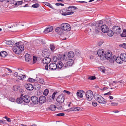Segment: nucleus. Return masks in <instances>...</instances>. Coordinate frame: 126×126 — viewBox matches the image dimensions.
Wrapping results in <instances>:
<instances>
[{"instance_id":"nucleus-1","label":"nucleus","mask_w":126,"mask_h":126,"mask_svg":"<svg viewBox=\"0 0 126 126\" xmlns=\"http://www.w3.org/2000/svg\"><path fill=\"white\" fill-rule=\"evenodd\" d=\"M12 48L13 51L17 54H20L24 50L23 44L22 42H19L15 44Z\"/></svg>"},{"instance_id":"nucleus-2","label":"nucleus","mask_w":126,"mask_h":126,"mask_svg":"<svg viewBox=\"0 0 126 126\" xmlns=\"http://www.w3.org/2000/svg\"><path fill=\"white\" fill-rule=\"evenodd\" d=\"M64 99V96L63 94H61L58 96L56 99L57 103L56 104L57 109L59 110L62 109V104L63 102Z\"/></svg>"},{"instance_id":"nucleus-3","label":"nucleus","mask_w":126,"mask_h":126,"mask_svg":"<svg viewBox=\"0 0 126 126\" xmlns=\"http://www.w3.org/2000/svg\"><path fill=\"white\" fill-rule=\"evenodd\" d=\"M94 99L100 103L105 104L107 102V101L101 95L96 94L94 96Z\"/></svg>"},{"instance_id":"nucleus-4","label":"nucleus","mask_w":126,"mask_h":126,"mask_svg":"<svg viewBox=\"0 0 126 126\" xmlns=\"http://www.w3.org/2000/svg\"><path fill=\"white\" fill-rule=\"evenodd\" d=\"M65 54H58L57 57L55 56L53 58V59H56L59 60H61L63 62L64 61H66L67 60V57H66Z\"/></svg>"},{"instance_id":"nucleus-5","label":"nucleus","mask_w":126,"mask_h":126,"mask_svg":"<svg viewBox=\"0 0 126 126\" xmlns=\"http://www.w3.org/2000/svg\"><path fill=\"white\" fill-rule=\"evenodd\" d=\"M112 55V54L111 51H107L104 53V56L101 57V60H105L106 59L107 60L110 59Z\"/></svg>"},{"instance_id":"nucleus-6","label":"nucleus","mask_w":126,"mask_h":126,"mask_svg":"<svg viewBox=\"0 0 126 126\" xmlns=\"http://www.w3.org/2000/svg\"><path fill=\"white\" fill-rule=\"evenodd\" d=\"M85 95L86 99L89 101L91 100L94 97L93 93L91 90L88 91L85 94Z\"/></svg>"},{"instance_id":"nucleus-7","label":"nucleus","mask_w":126,"mask_h":126,"mask_svg":"<svg viewBox=\"0 0 126 126\" xmlns=\"http://www.w3.org/2000/svg\"><path fill=\"white\" fill-rule=\"evenodd\" d=\"M61 28L63 30L67 31H70L71 28L69 24L67 23H63L61 25Z\"/></svg>"},{"instance_id":"nucleus-8","label":"nucleus","mask_w":126,"mask_h":126,"mask_svg":"<svg viewBox=\"0 0 126 126\" xmlns=\"http://www.w3.org/2000/svg\"><path fill=\"white\" fill-rule=\"evenodd\" d=\"M50 58L49 57L45 58L42 60L43 63L44 64H46L45 66V69L46 70H48V64L50 62Z\"/></svg>"},{"instance_id":"nucleus-9","label":"nucleus","mask_w":126,"mask_h":126,"mask_svg":"<svg viewBox=\"0 0 126 126\" xmlns=\"http://www.w3.org/2000/svg\"><path fill=\"white\" fill-rule=\"evenodd\" d=\"M63 62L61 61H59L57 63V69L58 70H59L63 67L64 68H66V64L65 63H63Z\"/></svg>"},{"instance_id":"nucleus-10","label":"nucleus","mask_w":126,"mask_h":126,"mask_svg":"<svg viewBox=\"0 0 126 126\" xmlns=\"http://www.w3.org/2000/svg\"><path fill=\"white\" fill-rule=\"evenodd\" d=\"M112 30L114 32L117 34H119L121 31L120 28L117 26H113L112 28Z\"/></svg>"},{"instance_id":"nucleus-11","label":"nucleus","mask_w":126,"mask_h":126,"mask_svg":"<svg viewBox=\"0 0 126 126\" xmlns=\"http://www.w3.org/2000/svg\"><path fill=\"white\" fill-rule=\"evenodd\" d=\"M57 64L54 63H50L48 66V68L49 70H54L57 69Z\"/></svg>"},{"instance_id":"nucleus-12","label":"nucleus","mask_w":126,"mask_h":126,"mask_svg":"<svg viewBox=\"0 0 126 126\" xmlns=\"http://www.w3.org/2000/svg\"><path fill=\"white\" fill-rule=\"evenodd\" d=\"M46 100V97L44 96H40L39 99V102L40 105H41L42 104L45 102Z\"/></svg>"},{"instance_id":"nucleus-13","label":"nucleus","mask_w":126,"mask_h":126,"mask_svg":"<svg viewBox=\"0 0 126 126\" xmlns=\"http://www.w3.org/2000/svg\"><path fill=\"white\" fill-rule=\"evenodd\" d=\"M23 101L26 103H28L30 101L31 97L28 95L23 96Z\"/></svg>"},{"instance_id":"nucleus-14","label":"nucleus","mask_w":126,"mask_h":126,"mask_svg":"<svg viewBox=\"0 0 126 126\" xmlns=\"http://www.w3.org/2000/svg\"><path fill=\"white\" fill-rule=\"evenodd\" d=\"M31 100L34 104H37L39 102V100L38 98L35 96H32L31 97Z\"/></svg>"},{"instance_id":"nucleus-15","label":"nucleus","mask_w":126,"mask_h":126,"mask_svg":"<svg viewBox=\"0 0 126 126\" xmlns=\"http://www.w3.org/2000/svg\"><path fill=\"white\" fill-rule=\"evenodd\" d=\"M66 68H67L72 66L74 64V61L71 59H69L66 62Z\"/></svg>"},{"instance_id":"nucleus-16","label":"nucleus","mask_w":126,"mask_h":126,"mask_svg":"<svg viewBox=\"0 0 126 126\" xmlns=\"http://www.w3.org/2000/svg\"><path fill=\"white\" fill-rule=\"evenodd\" d=\"M101 29L102 32L104 33H107L109 29L107 26L105 25L102 26Z\"/></svg>"},{"instance_id":"nucleus-17","label":"nucleus","mask_w":126,"mask_h":126,"mask_svg":"<svg viewBox=\"0 0 126 126\" xmlns=\"http://www.w3.org/2000/svg\"><path fill=\"white\" fill-rule=\"evenodd\" d=\"M104 51L103 49H99L97 51V54L100 57V58L101 59V57H103L104 56Z\"/></svg>"},{"instance_id":"nucleus-18","label":"nucleus","mask_w":126,"mask_h":126,"mask_svg":"<svg viewBox=\"0 0 126 126\" xmlns=\"http://www.w3.org/2000/svg\"><path fill=\"white\" fill-rule=\"evenodd\" d=\"M25 86L26 89L29 90H32L33 88V86L30 83L26 84Z\"/></svg>"},{"instance_id":"nucleus-19","label":"nucleus","mask_w":126,"mask_h":126,"mask_svg":"<svg viewBox=\"0 0 126 126\" xmlns=\"http://www.w3.org/2000/svg\"><path fill=\"white\" fill-rule=\"evenodd\" d=\"M63 12L62 15H63L66 16L70 15L71 13H69V12H68V8H64L62 10Z\"/></svg>"},{"instance_id":"nucleus-20","label":"nucleus","mask_w":126,"mask_h":126,"mask_svg":"<svg viewBox=\"0 0 126 126\" xmlns=\"http://www.w3.org/2000/svg\"><path fill=\"white\" fill-rule=\"evenodd\" d=\"M53 30V28L51 26L46 28L44 30V32L45 33H48L52 32Z\"/></svg>"},{"instance_id":"nucleus-21","label":"nucleus","mask_w":126,"mask_h":126,"mask_svg":"<svg viewBox=\"0 0 126 126\" xmlns=\"http://www.w3.org/2000/svg\"><path fill=\"white\" fill-rule=\"evenodd\" d=\"M50 54V52L48 51H44L43 52V55L45 58L49 57Z\"/></svg>"},{"instance_id":"nucleus-22","label":"nucleus","mask_w":126,"mask_h":126,"mask_svg":"<svg viewBox=\"0 0 126 126\" xmlns=\"http://www.w3.org/2000/svg\"><path fill=\"white\" fill-rule=\"evenodd\" d=\"M23 94H22L21 95L20 97L19 98H18L16 100V102L18 104H21L22 103L23 101Z\"/></svg>"},{"instance_id":"nucleus-23","label":"nucleus","mask_w":126,"mask_h":126,"mask_svg":"<svg viewBox=\"0 0 126 126\" xmlns=\"http://www.w3.org/2000/svg\"><path fill=\"white\" fill-rule=\"evenodd\" d=\"M115 60L117 63L119 64L122 63L123 61L122 58H121L120 55V57L118 56L116 57Z\"/></svg>"},{"instance_id":"nucleus-24","label":"nucleus","mask_w":126,"mask_h":126,"mask_svg":"<svg viewBox=\"0 0 126 126\" xmlns=\"http://www.w3.org/2000/svg\"><path fill=\"white\" fill-rule=\"evenodd\" d=\"M25 61L27 62L30 61L32 59L30 55L28 54H26L25 55Z\"/></svg>"},{"instance_id":"nucleus-25","label":"nucleus","mask_w":126,"mask_h":126,"mask_svg":"<svg viewBox=\"0 0 126 126\" xmlns=\"http://www.w3.org/2000/svg\"><path fill=\"white\" fill-rule=\"evenodd\" d=\"M83 91L82 90L78 91L77 95L78 98H81L83 97Z\"/></svg>"},{"instance_id":"nucleus-26","label":"nucleus","mask_w":126,"mask_h":126,"mask_svg":"<svg viewBox=\"0 0 126 126\" xmlns=\"http://www.w3.org/2000/svg\"><path fill=\"white\" fill-rule=\"evenodd\" d=\"M80 109V108L79 107H76L75 108H72L70 109H68L67 110H66V111H69L70 110L73 111H78Z\"/></svg>"},{"instance_id":"nucleus-27","label":"nucleus","mask_w":126,"mask_h":126,"mask_svg":"<svg viewBox=\"0 0 126 126\" xmlns=\"http://www.w3.org/2000/svg\"><path fill=\"white\" fill-rule=\"evenodd\" d=\"M121 58L123 61L126 62V54L122 53L120 54Z\"/></svg>"},{"instance_id":"nucleus-28","label":"nucleus","mask_w":126,"mask_h":126,"mask_svg":"<svg viewBox=\"0 0 126 126\" xmlns=\"http://www.w3.org/2000/svg\"><path fill=\"white\" fill-rule=\"evenodd\" d=\"M74 56V53L72 51H70L68 53L67 56L68 58H73ZM68 59V58L67 59Z\"/></svg>"},{"instance_id":"nucleus-29","label":"nucleus","mask_w":126,"mask_h":126,"mask_svg":"<svg viewBox=\"0 0 126 126\" xmlns=\"http://www.w3.org/2000/svg\"><path fill=\"white\" fill-rule=\"evenodd\" d=\"M55 31L57 32L60 35H62L63 33L61 31V29L59 27H57L55 30Z\"/></svg>"},{"instance_id":"nucleus-30","label":"nucleus","mask_w":126,"mask_h":126,"mask_svg":"<svg viewBox=\"0 0 126 126\" xmlns=\"http://www.w3.org/2000/svg\"><path fill=\"white\" fill-rule=\"evenodd\" d=\"M26 77V76L25 75L20 74L18 76V79L19 80H23Z\"/></svg>"},{"instance_id":"nucleus-31","label":"nucleus","mask_w":126,"mask_h":126,"mask_svg":"<svg viewBox=\"0 0 126 126\" xmlns=\"http://www.w3.org/2000/svg\"><path fill=\"white\" fill-rule=\"evenodd\" d=\"M107 32L108 35L109 36H112L113 35L114 32L111 30H108Z\"/></svg>"},{"instance_id":"nucleus-32","label":"nucleus","mask_w":126,"mask_h":126,"mask_svg":"<svg viewBox=\"0 0 126 126\" xmlns=\"http://www.w3.org/2000/svg\"><path fill=\"white\" fill-rule=\"evenodd\" d=\"M0 56L2 57H5L7 55V53L5 51H3L0 52Z\"/></svg>"},{"instance_id":"nucleus-33","label":"nucleus","mask_w":126,"mask_h":126,"mask_svg":"<svg viewBox=\"0 0 126 126\" xmlns=\"http://www.w3.org/2000/svg\"><path fill=\"white\" fill-rule=\"evenodd\" d=\"M57 108L56 106L54 105H51L49 107L50 109L52 111H54L56 110V108Z\"/></svg>"},{"instance_id":"nucleus-34","label":"nucleus","mask_w":126,"mask_h":126,"mask_svg":"<svg viewBox=\"0 0 126 126\" xmlns=\"http://www.w3.org/2000/svg\"><path fill=\"white\" fill-rule=\"evenodd\" d=\"M34 87L35 89L36 90H39L41 87V85L38 84H36L34 85Z\"/></svg>"},{"instance_id":"nucleus-35","label":"nucleus","mask_w":126,"mask_h":126,"mask_svg":"<svg viewBox=\"0 0 126 126\" xmlns=\"http://www.w3.org/2000/svg\"><path fill=\"white\" fill-rule=\"evenodd\" d=\"M121 37H126V30L124 29L123 30L122 33L121 34Z\"/></svg>"},{"instance_id":"nucleus-36","label":"nucleus","mask_w":126,"mask_h":126,"mask_svg":"<svg viewBox=\"0 0 126 126\" xmlns=\"http://www.w3.org/2000/svg\"><path fill=\"white\" fill-rule=\"evenodd\" d=\"M50 48L51 50L52 51H53L55 49V47L54 46V44H51L50 45Z\"/></svg>"},{"instance_id":"nucleus-37","label":"nucleus","mask_w":126,"mask_h":126,"mask_svg":"<svg viewBox=\"0 0 126 126\" xmlns=\"http://www.w3.org/2000/svg\"><path fill=\"white\" fill-rule=\"evenodd\" d=\"M116 58V57L114 56L112 57L110 59V62L111 63H113L114 62Z\"/></svg>"},{"instance_id":"nucleus-38","label":"nucleus","mask_w":126,"mask_h":126,"mask_svg":"<svg viewBox=\"0 0 126 126\" xmlns=\"http://www.w3.org/2000/svg\"><path fill=\"white\" fill-rule=\"evenodd\" d=\"M22 3V1H17L15 4V5L16 6H17L20 5H21Z\"/></svg>"},{"instance_id":"nucleus-39","label":"nucleus","mask_w":126,"mask_h":126,"mask_svg":"<svg viewBox=\"0 0 126 126\" xmlns=\"http://www.w3.org/2000/svg\"><path fill=\"white\" fill-rule=\"evenodd\" d=\"M69 7V9H70V10H71L72 11L77 9V8L75 6H70Z\"/></svg>"},{"instance_id":"nucleus-40","label":"nucleus","mask_w":126,"mask_h":126,"mask_svg":"<svg viewBox=\"0 0 126 126\" xmlns=\"http://www.w3.org/2000/svg\"><path fill=\"white\" fill-rule=\"evenodd\" d=\"M103 23V22L102 20H101L98 22V27L100 28L102 26V25Z\"/></svg>"},{"instance_id":"nucleus-41","label":"nucleus","mask_w":126,"mask_h":126,"mask_svg":"<svg viewBox=\"0 0 126 126\" xmlns=\"http://www.w3.org/2000/svg\"><path fill=\"white\" fill-rule=\"evenodd\" d=\"M100 30V28L97 27H96L95 28L94 32L95 33H98Z\"/></svg>"},{"instance_id":"nucleus-42","label":"nucleus","mask_w":126,"mask_h":126,"mask_svg":"<svg viewBox=\"0 0 126 126\" xmlns=\"http://www.w3.org/2000/svg\"><path fill=\"white\" fill-rule=\"evenodd\" d=\"M19 87L17 85H15L14 86L13 88V90L15 91H16L18 90Z\"/></svg>"},{"instance_id":"nucleus-43","label":"nucleus","mask_w":126,"mask_h":126,"mask_svg":"<svg viewBox=\"0 0 126 126\" xmlns=\"http://www.w3.org/2000/svg\"><path fill=\"white\" fill-rule=\"evenodd\" d=\"M49 91L47 89H46L43 92V94L45 95H47L48 94Z\"/></svg>"},{"instance_id":"nucleus-44","label":"nucleus","mask_w":126,"mask_h":126,"mask_svg":"<svg viewBox=\"0 0 126 126\" xmlns=\"http://www.w3.org/2000/svg\"><path fill=\"white\" fill-rule=\"evenodd\" d=\"M6 43L7 44L9 45H12L14 44L13 41H8L6 42Z\"/></svg>"},{"instance_id":"nucleus-45","label":"nucleus","mask_w":126,"mask_h":126,"mask_svg":"<svg viewBox=\"0 0 126 126\" xmlns=\"http://www.w3.org/2000/svg\"><path fill=\"white\" fill-rule=\"evenodd\" d=\"M120 47L126 49V44L123 43L119 45Z\"/></svg>"},{"instance_id":"nucleus-46","label":"nucleus","mask_w":126,"mask_h":126,"mask_svg":"<svg viewBox=\"0 0 126 126\" xmlns=\"http://www.w3.org/2000/svg\"><path fill=\"white\" fill-rule=\"evenodd\" d=\"M39 4L38 3H35L33 5L32 7L34 8H36L38 7L39 6Z\"/></svg>"},{"instance_id":"nucleus-47","label":"nucleus","mask_w":126,"mask_h":126,"mask_svg":"<svg viewBox=\"0 0 126 126\" xmlns=\"http://www.w3.org/2000/svg\"><path fill=\"white\" fill-rule=\"evenodd\" d=\"M119 82V81H113V82L111 83L110 84V85L111 86L112 85V86H114L115 85V84H117Z\"/></svg>"},{"instance_id":"nucleus-48","label":"nucleus","mask_w":126,"mask_h":126,"mask_svg":"<svg viewBox=\"0 0 126 126\" xmlns=\"http://www.w3.org/2000/svg\"><path fill=\"white\" fill-rule=\"evenodd\" d=\"M45 4L46 5L49 6L50 8H51L52 9H53V6L49 3L48 2H45Z\"/></svg>"},{"instance_id":"nucleus-49","label":"nucleus","mask_w":126,"mask_h":126,"mask_svg":"<svg viewBox=\"0 0 126 126\" xmlns=\"http://www.w3.org/2000/svg\"><path fill=\"white\" fill-rule=\"evenodd\" d=\"M39 83H40L42 84H44V80L42 78H41L39 79Z\"/></svg>"},{"instance_id":"nucleus-50","label":"nucleus","mask_w":126,"mask_h":126,"mask_svg":"<svg viewBox=\"0 0 126 126\" xmlns=\"http://www.w3.org/2000/svg\"><path fill=\"white\" fill-rule=\"evenodd\" d=\"M96 78L94 76H89L88 78L89 79H90L91 80H94Z\"/></svg>"},{"instance_id":"nucleus-51","label":"nucleus","mask_w":126,"mask_h":126,"mask_svg":"<svg viewBox=\"0 0 126 126\" xmlns=\"http://www.w3.org/2000/svg\"><path fill=\"white\" fill-rule=\"evenodd\" d=\"M110 105L112 106H117L118 105V103L115 102L111 103Z\"/></svg>"},{"instance_id":"nucleus-52","label":"nucleus","mask_w":126,"mask_h":126,"mask_svg":"<svg viewBox=\"0 0 126 126\" xmlns=\"http://www.w3.org/2000/svg\"><path fill=\"white\" fill-rule=\"evenodd\" d=\"M28 80L30 82H34L35 80L34 79L30 78L28 79Z\"/></svg>"},{"instance_id":"nucleus-53","label":"nucleus","mask_w":126,"mask_h":126,"mask_svg":"<svg viewBox=\"0 0 126 126\" xmlns=\"http://www.w3.org/2000/svg\"><path fill=\"white\" fill-rule=\"evenodd\" d=\"M37 61V59L36 57L33 56V63H35Z\"/></svg>"},{"instance_id":"nucleus-54","label":"nucleus","mask_w":126,"mask_h":126,"mask_svg":"<svg viewBox=\"0 0 126 126\" xmlns=\"http://www.w3.org/2000/svg\"><path fill=\"white\" fill-rule=\"evenodd\" d=\"M57 92H54L52 95V96L51 97L53 99H54L55 95L56 94H57Z\"/></svg>"},{"instance_id":"nucleus-55","label":"nucleus","mask_w":126,"mask_h":126,"mask_svg":"<svg viewBox=\"0 0 126 126\" xmlns=\"http://www.w3.org/2000/svg\"><path fill=\"white\" fill-rule=\"evenodd\" d=\"M10 3L11 4H13L15 3L16 1L14 0H10L9 1Z\"/></svg>"},{"instance_id":"nucleus-56","label":"nucleus","mask_w":126,"mask_h":126,"mask_svg":"<svg viewBox=\"0 0 126 126\" xmlns=\"http://www.w3.org/2000/svg\"><path fill=\"white\" fill-rule=\"evenodd\" d=\"M63 92L65 93H66L68 95L70 94H71V93L70 92L65 90H64Z\"/></svg>"},{"instance_id":"nucleus-57","label":"nucleus","mask_w":126,"mask_h":126,"mask_svg":"<svg viewBox=\"0 0 126 126\" xmlns=\"http://www.w3.org/2000/svg\"><path fill=\"white\" fill-rule=\"evenodd\" d=\"M69 7H68V12H69V13H71L70 14V15L73 14V13L74 12H73L71 10H70V9H69Z\"/></svg>"},{"instance_id":"nucleus-58","label":"nucleus","mask_w":126,"mask_h":126,"mask_svg":"<svg viewBox=\"0 0 126 126\" xmlns=\"http://www.w3.org/2000/svg\"><path fill=\"white\" fill-rule=\"evenodd\" d=\"M64 115V113H59L57 114V116H63Z\"/></svg>"},{"instance_id":"nucleus-59","label":"nucleus","mask_w":126,"mask_h":126,"mask_svg":"<svg viewBox=\"0 0 126 126\" xmlns=\"http://www.w3.org/2000/svg\"><path fill=\"white\" fill-rule=\"evenodd\" d=\"M93 106L94 107H96L97 105V103L96 102H93L92 103Z\"/></svg>"},{"instance_id":"nucleus-60","label":"nucleus","mask_w":126,"mask_h":126,"mask_svg":"<svg viewBox=\"0 0 126 126\" xmlns=\"http://www.w3.org/2000/svg\"><path fill=\"white\" fill-rule=\"evenodd\" d=\"M14 76L16 77H17V78H18V76L19 75H18V73L17 72H15L14 74Z\"/></svg>"},{"instance_id":"nucleus-61","label":"nucleus","mask_w":126,"mask_h":126,"mask_svg":"<svg viewBox=\"0 0 126 126\" xmlns=\"http://www.w3.org/2000/svg\"><path fill=\"white\" fill-rule=\"evenodd\" d=\"M111 93V92H109L107 93L104 94V95H110V94Z\"/></svg>"},{"instance_id":"nucleus-62","label":"nucleus","mask_w":126,"mask_h":126,"mask_svg":"<svg viewBox=\"0 0 126 126\" xmlns=\"http://www.w3.org/2000/svg\"><path fill=\"white\" fill-rule=\"evenodd\" d=\"M6 69L10 73H12V71L9 68H6Z\"/></svg>"},{"instance_id":"nucleus-63","label":"nucleus","mask_w":126,"mask_h":126,"mask_svg":"<svg viewBox=\"0 0 126 126\" xmlns=\"http://www.w3.org/2000/svg\"><path fill=\"white\" fill-rule=\"evenodd\" d=\"M79 2L82 3H87V2L86 1H79Z\"/></svg>"},{"instance_id":"nucleus-64","label":"nucleus","mask_w":126,"mask_h":126,"mask_svg":"<svg viewBox=\"0 0 126 126\" xmlns=\"http://www.w3.org/2000/svg\"><path fill=\"white\" fill-rule=\"evenodd\" d=\"M7 76V74L5 73L2 75V77H5Z\"/></svg>"}]
</instances>
